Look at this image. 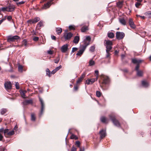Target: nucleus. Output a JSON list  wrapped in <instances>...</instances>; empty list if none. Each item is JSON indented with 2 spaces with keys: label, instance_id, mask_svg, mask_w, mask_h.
Instances as JSON below:
<instances>
[{
  "label": "nucleus",
  "instance_id": "f257e3e1",
  "mask_svg": "<svg viewBox=\"0 0 151 151\" xmlns=\"http://www.w3.org/2000/svg\"><path fill=\"white\" fill-rule=\"evenodd\" d=\"M64 38H79V37L78 36H74V34L70 32H69L68 30H65L63 33Z\"/></svg>",
  "mask_w": 151,
  "mask_h": 151
},
{
  "label": "nucleus",
  "instance_id": "f03ea898",
  "mask_svg": "<svg viewBox=\"0 0 151 151\" xmlns=\"http://www.w3.org/2000/svg\"><path fill=\"white\" fill-rule=\"evenodd\" d=\"M15 8V6L14 5H10L6 7H2L1 9V11L3 12L6 11L9 12H12L14 10Z\"/></svg>",
  "mask_w": 151,
  "mask_h": 151
},
{
  "label": "nucleus",
  "instance_id": "7ed1b4c3",
  "mask_svg": "<svg viewBox=\"0 0 151 151\" xmlns=\"http://www.w3.org/2000/svg\"><path fill=\"white\" fill-rule=\"evenodd\" d=\"M110 119L112 121L113 123L117 127L120 126V124L119 121L116 119L115 116L114 114H110L109 116Z\"/></svg>",
  "mask_w": 151,
  "mask_h": 151
},
{
  "label": "nucleus",
  "instance_id": "20e7f679",
  "mask_svg": "<svg viewBox=\"0 0 151 151\" xmlns=\"http://www.w3.org/2000/svg\"><path fill=\"white\" fill-rule=\"evenodd\" d=\"M104 43L106 45V50H107V51L111 50L112 48V46L113 45L112 41L109 40H105L104 41Z\"/></svg>",
  "mask_w": 151,
  "mask_h": 151
},
{
  "label": "nucleus",
  "instance_id": "39448f33",
  "mask_svg": "<svg viewBox=\"0 0 151 151\" xmlns=\"http://www.w3.org/2000/svg\"><path fill=\"white\" fill-rule=\"evenodd\" d=\"M101 77L103 78V84H108L110 82V79L108 76H105L103 74H101L100 76Z\"/></svg>",
  "mask_w": 151,
  "mask_h": 151
},
{
  "label": "nucleus",
  "instance_id": "423d86ee",
  "mask_svg": "<svg viewBox=\"0 0 151 151\" xmlns=\"http://www.w3.org/2000/svg\"><path fill=\"white\" fill-rule=\"evenodd\" d=\"M40 20V18L38 17H35L33 19H30L28 20L27 21L28 23L32 24H35Z\"/></svg>",
  "mask_w": 151,
  "mask_h": 151
},
{
  "label": "nucleus",
  "instance_id": "0eeeda50",
  "mask_svg": "<svg viewBox=\"0 0 151 151\" xmlns=\"http://www.w3.org/2000/svg\"><path fill=\"white\" fill-rule=\"evenodd\" d=\"M53 1L52 0H49L47 3L44 4L42 8L45 9L49 8L51 6V3Z\"/></svg>",
  "mask_w": 151,
  "mask_h": 151
},
{
  "label": "nucleus",
  "instance_id": "6e6552de",
  "mask_svg": "<svg viewBox=\"0 0 151 151\" xmlns=\"http://www.w3.org/2000/svg\"><path fill=\"white\" fill-rule=\"evenodd\" d=\"M95 81L94 78L88 79L86 81L85 83L87 85L92 84Z\"/></svg>",
  "mask_w": 151,
  "mask_h": 151
},
{
  "label": "nucleus",
  "instance_id": "1a4fd4ad",
  "mask_svg": "<svg viewBox=\"0 0 151 151\" xmlns=\"http://www.w3.org/2000/svg\"><path fill=\"white\" fill-rule=\"evenodd\" d=\"M4 86L6 90L11 89L12 86L10 82H6L4 83Z\"/></svg>",
  "mask_w": 151,
  "mask_h": 151
},
{
  "label": "nucleus",
  "instance_id": "9d476101",
  "mask_svg": "<svg viewBox=\"0 0 151 151\" xmlns=\"http://www.w3.org/2000/svg\"><path fill=\"white\" fill-rule=\"evenodd\" d=\"M130 27L132 29H135L136 26L134 23L133 19L132 18H130L128 21Z\"/></svg>",
  "mask_w": 151,
  "mask_h": 151
},
{
  "label": "nucleus",
  "instance_id": "9b49d317",
  "mask_svg": "<svg viewBox=\"0 0 151 151\" xmlns=\"http://www.w3.org/2000/svg\"><path fill=\"white\" fill-rule=\"evenodd\" d=\"M125 35V34L123 32H117L116 33V38H124Z\"/></svg>",
  "mask_w": 151,
  "mask_h": 151
},
{
  "label": "nucleus",
  "instance_id": "f8f14e48",
  "mask_svg": "<svg viewBox=\"0 0 151 151\" xmlns=\"http://www.w3.org/2000/svg\"><path fill=\"white\" fill-rule=\"evenodd\" d=\"M91 41V38H85L83 41L84 45L83 47H86V48L87 46L89 44Z\"/></svg>",
  "mask_w": 151,
  "mask_h": 151
},
{
  "label": "nucleus",
  "instance_id": "ddd939ff",
  "mask_svg": "<svg viewBox=\"0 0 151 151\" xmlns=\"http://www.w3.org/2000/svg\"><path fill=\"white\" fill-rule=\"evenodd\" d=\"M68 45L67 44L63 45L61 47V51L63 52H65L67 50L68 47Z\"/></svg>",
  "mask_w": 151,
  "mask_h": 151
},
{
  "label": "nucleus",
  "instance_id": "4468645a",
  "mask_svg": "<svg viewBox=\"0 0 151 151\" xmlns=\"http://www.w3.org/2000/svg\"><path fill=\"white\" fill-rule=\"evenodd\" d=\"M40 101V102L41 105V115H42L43 113V112L44 108V104L43 101L42 99L40 98L39 99Z\"/></svg>",
  "mask_w": 151,
  "mask_h": 151
},
{
  "label": "nucleus",
  "instance_id": "2eb2a0df",
  "mask_svg": "<svg viewBox=\"0 0 151 151\" xmlns=\"http://www.w3.org/2000/svg\"><path fill=\"white\" fill-rule=\"evenodd\" d=\"M86 49V47H82V49L80 50L76 54V55L81 56Z\"/></svg>",
  "mask_w": 151,
  "mask_h": 151
},
{
  "label": "nucleus",
  "instance_id": "dca6fc26",
  "mask_svg": "<svg viewBox=\"0 0 151 151\" xmlns=\"http://www.w3.org/2000/svg\"><path fill=\"white\" fill-rule=\"evenodd\" d=\"M99 134L100 137L101 138L104 137L106 135V131L102 130L100 131Z\"/></svg>",
  "mask_w": 151,
  "mask_h": 151
},
{
  "label": "nucleus",
  "instance_id": "f3484780",
  "mask_svg": "<svg viewBox=\"0 0 151 151\" xmlns=\"http://www.w3.org/2000/svg\"><path fill=\"white\" fill-rule=\"evenodd\" d=\"M33 101L32 99L26 100L23 102V104L24 105H27L28 104H32Z\"/></svg>",
  "mask_w": 151,
  "mask_h": 151
},
{
  "label": "nucleus",
  "instance_id": "a211bd4d",
  "mask_svg": "<svg viewBox=\"0 0 151 151\" xmlns=\"http://www.w3.org/2000/svg\"><path fill=\"white\" fill-rule=\"evenodd\" d=\"M100 119L102 122L105 124H107L109 121L108 119L104 116L101 117V118Z\"/></svg>",
  "mask_w": 151,
  "mask_h": 151
},
{
  "label": "nucleus",
  "instance_id": "6ab92c4d",
  "mask_svg": "<svg viewBox=\"0 0 151 151\" xmlns=\"http://www.w3.org/2000/svg\"><path fill=\"white\" fill-rule=\"evenodd\" d=\"M43 22L41 21L39 22L37 24L36 29L37 30H39L41 29V27L43 26Z\"/></svg>",
  "mask_w": 151,
  "mask_h": 151
},
{
  "label": "nucleus",
  "instance_id": "aec40b11",
  "mask_svg": "<svg viewBox=\"0 0 151 151\" xmlns=\"http://www.w3.org/2000/svg\"><path fill=\"white\" fill-rule=\"evenodd\" d=\"M132 62L134 64H139L140 63H141L142 61L141 60H137L135 59H132Z\"/></svg>",
  "mask_w": 151,
  "mask_h": 151
},
{
  "label": "nucleus",
  "instance_id": "412c9836",
  "mask_svg": "<svg viewBox=\"0 0 151 151\" xmlns=\"http://www.w3.org/2000/svg\"><path fill=\"white\" fill-rule=\"evenodd\" d=\"M27 93V91L25 90H21L20 91V93L21 96L22 97L24 98H25V93Z\"/></svg>",
  "mask_w": 151,
  "mask_h": 151
},
{
  "label": "nucleus",
  "instance_id": "4be33fe9",
  "mask_svg": "<svg viewBox=\"0 0 151 151\" xmlns=\"http://www.w3.org/2000/svg\"><path fill=\"white\" fill-rule=\"evenodd\" d=\"M55 31L58 35H60L62 32V29L60 27H56L55 28Z\"/></svg>",
  "mask_w": 151,
  "mask_h": 151
},
{
  "label": "nucleus",
  "instance_id": "5701e85b",
  "mask_svg": "<svg viewBox=\"0 0 151 151\" xmlns=\"http://www.w3.org/2000/svg\"><path fill=\"white\" fill-rule=\"evenodd\" d=\"M76 29V27L74 25H70L68 27V28L67 30L69 31L71 30H75Z\"/></svg>",
  "mask_w": 151,
  "mask_h": 151
},
{
  "label": "nucleus",
  "instance_id": "b1692460",
  "mask_svg": "<svg viewBox=\"0 0 151 151\" xmlns=\"http://www.w3.org/2000/svg\"><path fill=\"white\" fill-rule=\"evenodd\" d=\"M120 22L122 25H126V22L125 20L123 18H121L119 19Z\"/></svg>",
  "mask_w": 151,
  "mask_h": 151
},
{
  "label": "nucleus",
  "instance_id": "393cba45",
  "mask_svg": "<svg viewBox=\"0 0 151 151\" xmlns=\"http://www.w3.org/2000/svg\"><path fill=\"white\" fill-rule=\"evenodd\" d=\"M123 1H119L117 2L116 3L117 6L119 8H121L123 5Z\"/></svg>",
  "mask_w": 151,
  "mask_h": 151
},
{
  "label": "nucleus",
  "instance_id": "a878e982",
  "mask_svg": "<svg viewBox=\"0 0 151 151\" xmlns=\"http://www.w3.org/2000/svg\"><path fill=\"white\" fill-rule=\"evenodd\" d=\"M107 35L109 38H114V34L111 32H109Z\"/></svg>",
  "mask_w": 151,
  "mask_h": 151
},
{
  "label": "nucleus",
  "instance_id": "bb28decb",
  "mask_svg": "<svg viewBox=\"0 0 151 151\" xmlns=\"http://www.w3.org/2000/svg\"><path fill=\"white\" fill-rule=\"evenodd\" d=\"M81 30L82 32H86V31L88 30V27L87 26H84L81 27Z\"/></svg>",
  "mask_w": 151,
  "mask_h": 151
},
{
  "label": "nucleus",
  "instance_id": "cd10ccee",
  "mask_svg": "<svg viewBox=\"0 0 151 151\" xmlns=\"http://www.w3.org/2000/svg\"><path fill=\"white\" fill-rule=\"evenodd\" d=\"M46 72L47 75L49 77H51L52 74L51 72H50L49 69L48 68L47 69Z\"/></svg>",
  "mask_w": 151,
  "mask_h": 151
},
{
  "label": "nucleus",
  "instance_id": "c85d7f7f",
  "mask_svg": "<svg viewBox=\"0 0 151 151\" xmlns=\"http://www.w3.org/2000/svg\"><path fill=\"white\" fill-rule=\"evenodd\" d=\"M142 84L145 87H147L148 86V83L145 81H142Z\"/></svg>",
  "mask_w": 151,
  "mask_h": 151
},
{
  "label": "nucleus",
  "instance_id": "c756f323",
  "mask_svg": "<svg viewBox=\"0 0 151 151\" xmlns=\"http://www.w3.org/2000/svg\"><path fill=\"white\" fill-rule=\"evenodd\" d=\"M95 62L92 60H91L89 61V66H93L95 65Z\"/></svg>",
  "mask_w": 151,
  "mask_h": 151
},
{
  "label": "nucleus",
  "instance_id": "7c9ffc66",
  "mask_svg": "<svg viewBox=\"0 0 151 151\" xmlns=\"http://www.w3.org/2000/svg\"><path fill=\"white\" fill-rule=\"evenodd\" d=\"M32 35H35L36 36H35L33 38H39V37L38 36L39 35V34L34 31V30H33V32L32 33Z\"/></svg>",
  "mask_w": 151,
  "mask_h": 151
},
{
  "label": "nucleus",
  "instance_id": "2f4dec72",
  "mask_svg": "<svg viewBox=\"0 0 151 151\" xmlns=\"http://www.w3.org/2000/svg\"><path fill=\"white\" fill-rule=\"evenodd\" d=\"M7 111V109H4V108L2 109L1 110V114L2 115L4 114L5 113H6Z\"/></svg>",
  "mask_w": 151,
  "mask_h": 151
},
{
  "label": "nucleus",
  "instance_id": "473e14b6",
  "mask_svg": "<svg viewBox=\"0 0 151 151\" xmlns=\"http://www.w3.org/2000/svg\"><path fill=\"white\" fill-rule=\"evenodd\" d=\"M145 14L148 17H151V12H145Z\"/></svg>",
  "mask_w": 151,
  "mask_h": 151
},
{
  "label": "nucleus",
  "instance_id": "72a5a7b5",
  "mask_svg": "<svg viewBox=\"0 0 151 151\" xmlns=\"http://www.w3.org/2000/svg\"><path fill=\"white\" fill-rule=\"evenodd\" d=\"M137 75L139 76H142L143 75V72L142 71H138L137 72Z\"/></svg>",
  "mask_w": 151,
  "mask_h": 151
},
{
  "label": "nucleus",
  "instance_id": "f704fd0d",
  "mask_svg": "<svg viewBox=\"0 0 151 151\" xmlns=\"http://www.w3.org/2000/svg\"><path fill=\"white\" fill-rule=\"evenodd\" d=\"M96 95L98 97H100L102 95V93L99 91H97L96 92Z\"/></svg>",
  "mask_w": 151,
  "mask_h": 151
},
{
  "label": "nucleus",
  "instance_id": "c9c22d12",
  "mask_svg": "<svg viewBox=\"0 0 151 151\" xmlns=\"http://www.w3.org/2000/svg\"><path fill=\"white\" fill-rule=\"evenodd\" d=\"M36 118L35 115L34 114H32L31 115V119L32 121H34L35 120Z\"/></svg>",
  "mask_w": 151,
  "mask_h": 151
},
{
  "label": "nucleus",
  "instance_id": "e433bc0d",
  "mask_svg": "<svg viewBox=\"0 0 151 151\" xmlns=\"http://www.w3.org/2000/svg\"><path fill=\"white\" fill-rule=\"evenodd\" d=\"M9 129H4V135L6 136V135H8V133H9Z\"/></svg>",
  "mask_w": 151,
  "mask_h": 151
},
{
  "label": "nucleus",
  "instance_id": "4c0bfd02",
  "mask_svg": "<svg viewBox=\"0 0 151 151\" xmlns=\"http://www.w3.org/2000/svg\"><path fill=\"white\" fill-rule=\"evenodd\" d=\"M70 139H78V137L75 135L72 134L70 137Z\"/></svg>",
  "mask_w": 151,
  "mask_h": 151
},
{
  "label": "nucleus",
  "instance_id": "58836bf2",
  "mask_svg": "<svg viewBox=\"0 0 151 151\" xmlns=\"http://www.w3.org/2000/svg\"><path fill=\"white\" fill-rule=\"evenodd\" d=\"M17 38H8L7 41L8 42H9L10 43H11L12 42L14 41L15 39H17Z\"/></svg>",
  "mask_w": 151,
  "mask_h": 151
},
{
  "label": "nucleus",
  "instance_id": "ea45409f",
  "mask_svg": "<svg viewBox=\"0 0 151 151\" xmlns=\"http://www.w3.org/2000/svg\"><path fill=\"white\" fill-rule=\"evenodd\" d=\"M80 38H74L73 42L75 44H77L79 41Z\"/></svg>",
  "mask_w": 151,
  "mask_h": 151
},
{
  "label": "nucleus",
  "instance_id": "a19ab883",
  "mask_svg": "<svg viewBox=\"0 0 151 151\" xmlns=\"http://www.w3.org/2000/svg\"><path fill=\"white\" fill-rule=\"evenodd\" d=\"M14 134V130H12L11 131L9 132L8 133V136H11L13 135Z\"/></svg>",
  "mask_w": 151,
  "mask_h": 151
},
{
  "label": "nucleus",
  "instance_id": "79ce46f5",
  "mask_svg": "<svg viewBox=\"0 0 151 151\" xmlns=\"http://www.w3.org/2000/svg\"><path fill=\"white\" fill-rule=\"evenodd\" d=\"M75 145L78 147H80V142L79 141H77L76 142Z\"/></svg>",
  "mask_w": 151,
  "mask_h": 151
},
{
  "label": "nucleus",
  "instance_id": "37998d69",
  "mask_svg": "<svg viewBox=\"0 0 151 151\" xmlns=\"http://www.w3.org/2000/svg\"><path fill=\"white\" fill-rule=\"evenodd\" d=\"M25 2V1H21L17 3V5L18 6H20L21 5L23 4H24Z\"/></svg>",
  "mask_w": 151,
  "mask_h": 151
},
{
  "label": "nucleus",
  "instance_id": "c03bdc74",
  "mask_svg": "<svg viewBox=\"0 0 151 151\" xmlns=\"http://www.w3.org/2000/svg\"><path fill=\"white\" fill-rule=\"evenodd\" d=\"M18 70L19 72H22L23 70V67L21 65H19L18 68Z\"/></svg>",
  "mask_w": 151,
  "mask_h": 151
},
{
  "label": "nucleus",
  "instance_id": "a18cd8bd",
  "mask_svg": "<svg viewBox=\"0 0 151 151\" xmlns=\"http://www.w3.org/2000/svg\"><path fill=\"white\" fill-rule=\"evenodd\" d=\"M7 38H20L17 35L13 36L12 35H10L8 36Z\"/></svg>",
  "mask_w": 151,
  "mask_h": 151
},
{
  "label": "nucleus",
  "instance_id": "49530a36",
  "mask_svg": "<svg viewBox=\"0 0 151 151\" xmlns=\"http://www.w3.org/2000/svg\"><path fill=\"white\" fill-rule=\"evenodd\" d=\"M106 57L107 58H109L110 55V54L109 53V52L110 50L107 51V50H106Z\"/></svg>",
  "mask_w": 151,
  "mask_h": 151
},
{
  "label": "nucleus",
  "instance_id": "de8ad7c7",
  "mask_svg": "<svg viewBox=\"0 0 151 151\" xmlns=\"http://www.w3.org/2000/svg\"><path fill=\"white\" fill-rule=\"evenodd\" d=\"M95 49V47L94 46H92L90 47V50L92 52H93Z\"/></svg>",
  "mask_w": 151,
  "mask_h": 151
},
{
  "label": "nucleus",
  "instance_id": "09e8293b",
  "mask_svg": "<svg viewBox=\"0 0 151 151\" xmlns=\"http://www.w3.org/2000/svg\"><path fill=\"white\" fill-rule=\"evenodd\" d=\"M62 65H60L59 66L56 67V68L55 69L56 71H57L58 70L60 69H61L62 68Z\"/></svg>",
  "mask_w": 151,
  "mask_h": 151
},
{
  "label": "nucleus",
  "instance_id": "8fccbe9b",
  "mask_svg": "<svg viewBox=\"0 0 151 151\" xmlns=\"http://www.w3.org/2000/svg\"><path fill=\"white\" fill-rule=\"evenodd\" d=\"M16 88L17 89H19V83L18 82H16L15 83Z\"/></svg>",
  "mask_w": 151,
  "mask_h": 151
},
{
  "label": "nucleus",
  "instance_id": "3c124183",
  "mask_svg": "<svg viewBox=\"0 0 151 151\" xmlns=\"http://www.w3.org/2000/svg\"><path fill=\"white\" fill-rule=\"evenodd\" d=\"M141 2H137L135 4V6L136 7L138 8L139 6L141 5Z\"/></svg>",
  "mask_w": 151,
  "mask_h": 151
},
{
  "label": "nucleus",
  "instance_id": "603ef678",
  "mask_svg": "<svg viewBox=\"0 0 151 151\" xmlns=\"http://www.w3.org/2000/svg\"><path fill=\"white\" fill-rule=\"evenodd\" d=\"M83 80L81 79L80 78H79L78 80L76 82V83L77 84L80 83Z\"/></svg>",
  "mask_w": 151,
  "mask_h": 151
},
{
  "label": "nucleus",
  "instance_id": "864d4df0",
  "mask_svg": "<svg viewBox=\"0 0 151 151\" xmlns=\"http://www.w3.org/2000/svg\"><path fill=\"white\" fill-rule=\"evenodd\" d=\"M6 17L5 16L4 18L1 20H0V25L6 19Z\"/></svg>",
  "mask_w": 151,
  "mask_h": 151
},
{
  "label": "nucleus",
  "instance_id": "5fc2aeb1",
  "mask_svg": "<svg viewBox=\"0 0 151 151\" xmlns=\"http://www.w3.org/2000/svg\"><path fill=\"white\" fill-rule=\"evenodd\" d=\"M85 74L84 73H83L82 74L81 76L79 78H80L81 79H82L83 80V79L85 77Z\"/></svg>",
  "mask_w": 151,
  "mask_h": 151
},
{
  "label": "nucleus",
  "instance_id": "6e6d98bb",
  "mask_svg": "<svg viewBox=\"0 0 151 151\" xmlns=\"http://www.w3.org/2000/svg\"><path fill=\"white\" fill-rule=\"evenodd\" d=\"M27 41L26 40H24L22 42V44L25 46H26L27 45Z\"/></svg>",
  "mask_w": 151,
  "mask_h": 151
},
{
  "label": "nucleus",
  "instance_id": "4d7b16f0",
  "mask_svg": "<svg viewBox=\"0 0 151 151\" xmlns=\"http://www.w3.org/2000/svg\"><path fill=\"white\" fill-rule=\"evenodd\" d=\"M136 16L137 17H140L141 18H142V19H145V17L144 16H141V15L137 14V15H136Z\"/></svg>",
  "mask_w": 151,
  "mask_h": 151
},
{
  "label": "nucleus",
  "instance_id": "13d9d810",
  "mask_svg": "<svg viewBox=\"0 0 151 151\" xmlns=\"http://www.w3.org/2000/svg\"><path fill=\"white\" fill-rule=\"evenodd\" d=\"M139 64H137L136 68H135V70H137V71L138 70L139 68Z\"/></svg>",
  "mask_w": 151,
  "mask_h": 151
},
{
  "label": "nucleus",
  "instance_id": "bf43d9fd",
  "mask_svg": "<svg viewBox=\"0 0 151 151\" xmlns=\"http://www.w3.org/2000/svg\"><path fill=\"white\" fill-rule=\"evenodd\" d=\"M78 49L77 48H76V47H73L72 48V52H74L76 51Z\"/></svg>",
  "mask_w": 151,
  "mask_h": 151
},
{
  "label": "nucleus",
  "instance_id": "052dcab7",
  "mask_svg": "<svg viewBox=\"0 0 151 151\" xmlns=\"http://www.w3.org/2000/svg\"><path fill=\"white\" fill-rule=\"evenodd\" d=\"M77 150V149L75 147H73L71 151H76Z\"/></svg>",
  "mask_w": 151,
  "mask_h": 151
},
{
  "label": "nucleus",
  "instance_id": "680f3d73",
  "mask_svg": "<svg viewBox=\"0 0 151 151\" xmlns=\"http://www.w3.org/2000/svg\"><path fill=\"white\" fill-rule=\"evenodd\" d=\"M3 137L2 136V134L0 133V141H2L3 140Z\"/></svg>",
  "mask_w": 151,
  "mask_h": 151
},
{
  "label": "nucleus",
  "instance_id": "e2e57ef3",
  "mask_svg": "<svg viewBox=\"0 0 151 151\" xmlns=\"http://www.w3.org/2000/svg\"><path fill=\"white\" fill-rule=\"evenodd\" d=\"M7 19L8 21H10L12 19V17L10 16H9L7 17Z\"/></svg>",
  "mask_w": 151,
  "mask_h": 151
},
{
  "label": "nucleus",
  "instance_id": "0e129e2a",
  "mask_svg": "<svg viewBox=\"0 0 151 151\" xmlns=\"http://www.w3.org/2000/svg\"><path fill=\"white\" fill-rule=\"evenodd\" d=\"M80 150L79 151H84L85 149L84 147H80L79 148Z\"/></svg>",
  "mask_w": 151,
  "mask_h": 151
},
{
  "label": "nucleus",
  "instance_id": "69168bd1",
  "mask_svg": "<svg viewBox=\"0 0 151 151\" xmlns=\"http://www.w3.org/2000/svg\"><path fill=\"white\" fill-rule=\"evenodd\" d=\"M47 53L49 54H52L53 53V52L51 50H48L47 51Z\"/></svg>",
  "mask_w": 151,
  "mask_h": 151
},
{
  "label": "nucleus",
  "instance_id": "338daca9",
  "mask_svg": "<svg viewBox=\"0 0 151 151\" xmlns=\"http://www.w3.org/2000/svg\"><path fill=\"white\" fill-rule=\"evenodd\" d=\"M2 150H3V151H6V149L0 147V151H1Z\"/></svg>",
  "mask_w": 151,
  "mask_h": 151
},
{
  "label": "nucleus",
  "instance_id": "774afa93",
  "mask_svg": "<svg viewBox=\"0 0 151 151\" xmlns=\"http://www.w3.org/2000/svg\"><path fill=\"white\" fill-rule=\"evenodd\" d=\"M57 71L54 69L51 72V74H54Z\"/></svg>",
  "mask_w": 151,
  "mask_h": 151
}]
</instances>
